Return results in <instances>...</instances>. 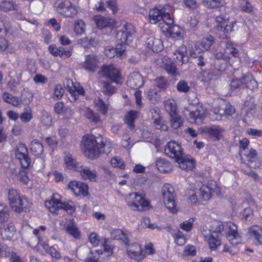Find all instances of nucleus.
<instances>
[{
    "instance_id": "338daca9",
    "label": "nucleus",
    "mask_w": 262,
    "mask_h": 262,
    "mask_svg": "<svg viewBox=\"0 0 262 262\" xmlns=\"http://www.w3.org/2000/svg\"><path fill=\"white\" fill-rule=\"evenodd\" d=\"M125 45L126 44L118 41L116 48H114L115 50V53L116 56L120 57L122 55L123 53L125 51Z\"/></svg>"
},
{
    "instance_id": "cd10ccee",
    "label": "nucleus",
    "mask_w": 262,
    "mask_h": 262,
    "mask_svg": "<svg viewBox=\"0 0 262 262\" xmlns=\"http://www.w3.org/2000/svg\"><path fill=\"white\" fill-rule=\"evenodd\" d=\"M66 231L71 236L75 238H79L80 233L77 227L76 226L74 220H70L65 226Z\"/></svg>"
},
{
    "instance_id": "052dcab7",
    "label": "nucleus",
    "mask_w": 262,
    "mask_h": 262,
    "mask_svg": "<svg viewBox=\"0 0 262 262\" xmlns=\"http://www.w3.org/2000/svg\"><path fill=\"white\" fill-rule=\"evenodd\" d=\"M194 221L193 218H190L189 220L183 222L180 224V228L185 231H190L192 228Z\"/></svg>"
},
{
    "instance_id": "bb28decb",
    "label": "nucleus",
    "mask_w": 262,
    "mask_h": 262,
    "mask_svg": "<svg viewBox=\"0 0 262 262\" xmlns=\"http://www.w3.org/2000/svg\"><path fill=\"white\" fill-rule=\"evenodd\" d=\"M79 172L83 179L89 180L92 182L96 181L97 172L95 170H91L87 167H81Z\"/></svg>"
},
{
    "instance_id": "ddd939ff",
    "label": "nucleus",
    "mask_w": 262,
    "mask_h": 262,
    "mask_svg": "<svg viewBox=\"0 0 262 262\" xmlns=\"http://www.w3.org/2000/svg\"><path fill=\"white\" fill-rule=\"evenodd\" d=\"M127 254L130 259L140 262L145 257L141 246L137 243L133 244L127 249Z\"/></svg>"
},
{
    "instance_id": "8fccbe9b",
    "label": "nucleus",
    "mask_w": 262,
    "mask_h": 262,
    "mask_svg": "<svg viewBox=\"0 0 262 262\" xmlns=\"http://www.w3.org/2000/svg\"><path fill=\"white\" fill-rule=\"evenodd\" d=\"M147 98L152 103H156L160 101L161 95L156 89H150L147 93Z\"/></svg>"
},
{
    "instance_id": "69168bd1",
    "label": "nucleus",
    "mask_w": 262,
    "mask_h": 262,
    "mask_svg": "<svg viewBox=\"0 0 262 262\" xmlns=\"http://www.w3.org/2000/svg\"><path fill=\"white\" fill-rule=\"evenodd\" d=\"M241 215L243 220L248 221L252 219L253 213L250 208H246L241 213Z\"/></svg>"
},
{
    "instance_id": "680f3d73",
    "label": "nucleus",
    "mask_w": 262,
    "mask_h": 262,
    "mask_svg": "<svg viewBox=\"0 0 262 262\" xmlns=\"http://www.w3.org/2000/svg\"><path fill=\"white\" fill-rule=\"evenodd\" d=\"M175 243L179 246H182L186 243V239L183 233L180 231H178L173 236Z\"/></svg>"
},
{
    "instance_id": "1a4fd4ad",
    "label": "nucleus",
    "mask_w": 262,
    "mask_h": 262,
    "mask_svg": "<svg viewBox=\"0 0 262 262\" xmlns=\"http://www.w3.org/2000/svg\"><path fill=\"white\" fill-rule=\"evenodd\" d=\"M55 7L56 11L66 17H72L75 15L77 11L75 7L68 1H57Z\"/></svg>"
},
{
    "instance_id": "5fc2aeb1",
    "label": "nucleus",
    "mask_w": 262,
    "mask_h": 262,
    "mask_svg": "<svg viewBox=\"0 0 262 262\" xmlns=\"http://www.w3.org/2000/svg\"><path fill=\"white\" fill-rule=\"evenodd\" d=\"M155 85L161 90H166L169 85L167 80L163 77H158L154 79Z\"/></svg>"
},
{
    "instance_id": "58836bf2",
    "label": "nucleus",
    "mask_w": 262,
    "mask_h": 262,
    "mask_svg": "<svg viewBox=\"0 0 262 262\" xmlns=\"http://www.w3.org/2000/svg\"><path fill=\"white\" fill-rule=\"evenodd\" d=\"M30 149L33 154L35 156L40 155L43 151L42 144L37 140H34L31 142Z\"/></svg>"
},
{
    "instance_id": "49530a36",
    "label": "nucleus",
    "mask_w": 262,
    "mask_h": 262,
    "mask_svg": "<svg viewBox=\"0 0 262 262\" xmlns=\"http://www.w3.org/2000/svg\"><path fill=\"white\" fill-rule=\"evenodd\" d=\"M164 106L165 110L169 114V116L172 114L177 113V105L173 99H168L164 102Z\"/></svg>"
},
{
    "instance_id": "864d4df0",
    "label": "nucleus",
    "mask_w": 262,
    "mask_h": 262,
    "mask_svg": "<svg viewBox=\"0 0 262 262\" xmlns=\"http://www.w3.org/2000/svg\"><path fill=\"white\" fill-rule=\"evenodd\" d=\"M36 247L37 248V250L40 251L41 253H43V252L47 253L50 247H49L46 243L42 236H38L37 237V244Z\"/></svg>"
},
{
    "instance_id": "a18cd8bd",
    "label": "nucleus",
    "mask_w": 262,
    "mask_h": 262,
    "mask_svg": "<svg viewBox=\"0 0 262 262\" xmlns=\"http://www.w3.org/2000/svg\"><path fill=\"white\" fill-rule=\"evenodd\" d=\"M86 25L82 19H78L75 21L74 31L76 35L80 36L85 32Z\"/></svg>"
},
{
    "instance_id": "b1692460",
    "label": "nucleus",
    "mask_w": 262,
    "mask_h": 262,
    "mask_svg": "<svg viewBox=\"0 0 262 262\" xmlns=\"http://www.w3.org/2000/svg\"><path fill=\"white\" fill-rule=\"evenodd\" d=\"M173 59L176 61H180L182 64L186 63L188 61L187 49L185 46H180L178 49L173 52Z\"/></svg>"
},
{
    "instance_id": "4d7b16f0",
    "label": "nucleus",
    "mask_w": 262,
    "mask_h": 262,
    "mask_svg": "<svg viewBox=\"0 0 262 262\" xmlns=\"http://www.w3.org/2000/svg\"><path fill=\"white\" fill-rule=\"evenodd\" d=\"M204 5L210 8H219L223 5L221 0H203Z\"/></svg>"
},
{
    "instance_id": "f3484780",
    "label": "nucleus",
    "mask_w": 262,
    "mask_h": 262,
    "mask_svg": "<svg viewBox=\"0 0 262 262\" xmlns=\"http://www.w3.org/2000/svg\"><path fill=\"white\" fill-rule=\"evenodd\" d=\"M68 187L76 196H86L88 194V186L83 182L71 181L68 184Z\"/></svg>"
},
{
    "instance_id": "4be33fe9",
    "label": "nucleus",
    "mask_w": 262,
    "mask_h": 262,
    "mask_svg": "<svg viewBox=\"0 0 262 262\" xmlns=\"http://www.w3.org/2000/svg\"><path fill=\"white\" fill-rule=\"evenodd\" d=\"M15 232L16 229L12 223L4 225L1 231L2 238L4 241H11Z\"/></svg>"
},
{
    "instance_id": "0e129e2a",
    "label": "nucleus",
    "mask_w": 262,
    "mask_h": 262,
    "mask_svg": "<svg viewBox=\"0 0 262 262\" xmlns=\"http://www.w3.org/2000/svg\"><path fill=\"white\" fill-rule=\"evenodd\" d=\"M190 56L191 57L196 59L197 64L199 67H203L205 66L204 57L201 53H199V54L198 55H196V54L195 53L191 52L190 53Z\"/></svg>"
},
{
    "instance_id": "774afa93",
    "label": "nucleus",
    "mask_w": 262,
    "mask_h": 262,
    "mask_svg": "<svg viewBox=\"0 0 262 262\" xmlns=\"http://www.w3.org/2000/svg\"><path fill=\"white\" fill-rule=\"evenodd\" d=\"M41 121L42 124L46 126H49L51 125L52 123V117L46 111L42 112V116L41 117Z\"/></svg>"
},
{
    "instance_id": "473e14b6",
    "label": "nucleus",
    "mask_w": 262,
    "mask_h": 262,
    "mask_svg": "<svg viewBox=\"0 0 262 262\" xmlns=\"http://www.w3.org/2000/svg\"><path fill=\"white\" fill-rule=\"evenodd\" d=\"M111 236L114 239L122 241L125 245L128 244L129 241L127 234L121 229L114 230L111 232Z\"/></svg>"
},
{
    "instance_id": "a19ab883",
    "label": "nucleus",
    "mask_w": 262,
    "mask_h": 262,
    "mask_svg": "<svg viewBox=\"0 0 262 262\" xmlns=\"http://www.w3.org/2000/svg\"><path fill=\"white\" fill-rule=\"evenodd\" d=\"M10 217V210L8 207L0 204V223L7 222Z\"/></svg>"
},
{
    "instance_id": "e433bc0d",
    "label": "nucleus",
    "mask_w": 262,
    "mask_h": 262,
    "mask_svg": "<svg viewBox=\"0 0 262 262\" xmlns=\"http://www.w3.org/2000/svg\"><path fill=\"white\" fill-rule=\"evenodd\" d=\"M138 117V112L136 111H130L125 115V122L128 127L133 129L135 127L134 121Z\"/></svg>"
},
{
    "instance_id": "3c124183",
    "label": "nucleus",
    "mask_w": 262,
    "mask_h": 262,
    "mask_svg": "<svg viewBox=\"0 0 262 262\" xmlns=\"http://www.w3.org/2000/svg\"><path fill=\"white\" fill-rule=\"evenodd\" d=\"M3 99L5 102L10 103L13 106L19 105V100L17 97L13 96L8 92H5L3 95Z\"/></svg>"
},
{
    "instance_id": "dca6fc26",
    "label": "nucleus",
    "mask_w": 262,
    "mask_h": 262,
    "mask_svg": "<svg viewBox=\"0 0 262 262\" xmlns=\"http://www.w3.org/2000/svg\"><path fill=\"white\" fill-rule=\"evenodd\" d=\"M101 72L105 77L116 83H119L121 78L120 72L113 65L103 66L101 68Z\"/></svg>"
},
{
    "instance_id": "6ab92c4d",
    "label": "nucleus",
    "mask_w": 262,
    "mask_h": 262,
    "mask_svg": "<svg viewBox=\"0 0 262 262\" xmlns=\"http://www.w3.org/2000/svg\"><path fill=\"white\" fill-rule=\"evenodd\" d=\"M127 84L130 88L135 90L141 88L143 84L142 75L138 72H133L128 78Z\"/></svg>"
},
{
    "instance_id": "2f4dec72",
    "label": "nucleus",
    "mask_w": 262,
    "mask_h": 262,
    "mask_svg": "<svg viewBox=\"0 0 262 262\" xmlns=\"http://www.w3.org/2000/svg\"><path fill=\"white\" fill-rule=\"evenodd\" d=\"M229 95H236L242 89L244 88V82L242 79H233L230 85Z\"/></svg>"
},
{
    "instance_id": "4c0bfd02",
    "label": "nucleus",
    "mask_w": 262,
    "mask_h": 262,
    "mask_svg": "<svg viewBox=\"0 0 262 262\" xmlns=\"http://www.w3.org/2000/svg\"><path fill=\"white\" fill-rule=\"evenodd\" d=\"M243 82H244V87L246 86L249 89L252 90L257 88V82L250 74L243 76Z\"/></svg>"
},
{
    "instance_id": "c9c22d12",
    "label": "nucleus",
    "mask_w": 262,
    "mask_h": 262,
    "mask_svg": "<svg viewBox=\"0 0 262 262\" xmlns=\"http://www.w3.org/2000/svg\"><path fill=\"white\" fill-rule=\"evenodd\" d=\"M85 117L92 122L98 123L100 122V116L98 113H94L89 107H85L84 110Z\"/></svg>"
},
{
    "instance_id": "09e8293b",
    "label": "nucleus",
    "mask_w": 262,
    "mask_h": 262,
    "mask_svg": "<svg viewBox=\"0 0 262 262\" xmlns=\"http://www.w3.org/2000/svg\"><path fill=\"white\" fill-rule=\"evenodd\" d=\"M16 8V4L12 1H3L0 4V9L5 12L14 10Z\"/></svg>"
},
{
    "instance_id": "f257e3e1",
    "label": "nucleus",
    "mask_w": 262,
    "mask_h": 262,
    "mask_svg": "<svg viewBox=\"0 0 262 262\" xmlns=\"http://www.w3.org/2000/svg\"><path fill=\"white\" fill-rule=\"evenodd\" d=\"M100 145L94 135H85L83 137L82 141L84 146V154L90 159H95L99 157L101 153L109 154L113 149L112 143L110 139L100 136Z\"/></svg>"
},
{
    "instance_id": "37998d69",
    "label": "nucleus",
    "mask_w": 262,
    "mask_h": 262,
    "mask_svg": "<svg viewBox=\"0 0 262 262\" xmlns=\"http://www.w3.org/2000/svg\"><path fill=\"white\" fill-rule=\"evenodd\" d=\"M170 118L171 126L173 129H178L183 125V120L178 113L172 114Z\"/></svg>"
},
{
    "instance_id": "412c9836",
    "label": "nucleus",
    "mask_w": 262,
    "mask_h": 262,
    "mask_svg": "<svg viewBox=\"0 0 262 262\" xmlns=\"http://www.w3.org/2000/svg\"><path fill=\"white\" fill-rule=\"evenodd\" d=\"M98 64L99 61L96 56L90 54L85 56L83 67L88 71L94 72L98 68Z\"/></svg>"
},
{
    "instance_id": "7ed1b4c3",
    "label": "nucleus",
    "mask_w": 262,
    "mask_h": 262,
    "mask_svg": "<svg viewBox=\"0 0 262 262\" xmlns=\"http://www.w3.org/2000/svg\"><path fill=\"white\" fill-rule=\"evenodd\" d=\"M224 229V225L222 222L213 221L211 223L210 228L204 227L202 230V235L204 239L208 242L209 248L211 251L216 250L221 245V241L218 234Z\"/></svg>"
},
{
    "instance_id": "9b49d317",
    "label": "nucleus",
    "mask_w": 262,
    "mask_h": 262,
    "mask_svg": "<svg viewBox=\"0 0 262 262\" xmlns=\"http://www.w3.org/2000/svg\"><path fill=\"white\" fill-rule=\"evenodd\" d=\"M66 88L69 93L68 98L71 102H74L79 95L84 96L85 91L83 87L78 82H74L72 80H67Z\"/></svg>"
},
{
    "instance_id": "9d476101",
    "label": "nucleus",
    "mask_w": 262,
    "mask_h": 262,
    "mask_svg": "<svg viewBox=\"0 0 262 262\" xmlns=\"http://www.w3.org/2000/svg\"><path fill=\"white\" fill-rule=\"evenodd\" d=\"M184 114L189 121L191 123H194L197 124H201L206 117L207 111L204 108L199 107L194 111L186 109Z\"/></svg>"
},
{
    "instance_id": "c756f323",
    "label": "nucleus",
    "mask_w": 262,
    "mask_h": 262,
    "mask_svg": "<svg viewBox=\"0 0 262 262\" xmlns=\"http://www.w3.org/2000/svg\"><path fill=\"white\" fill-rule=\"evenodd\" d=\"M96 110L101 114L105 115L109 111L110 104L108 101L105 102L101 98H98L94 101Z\"/></svg>"
},
{
    "instance_id": "a211bd4d",
    "label": "nucleus",
    "mask_w": 262,
    "mask_h": 262,
    "mask_svg": "<svg viewBox=\"0 0 262 262\" xmlns=\"http://www.w3.org/2000/svg\"><path fill=\"white\" fill-rule=\"evenodd\" d=\"M180 157L175 160L179 167L187 171L192 170L194 167V160L190 156H184L183 154Z\"/></svg>"
},
{
    "instance_id": "6e6d98bb",
    "label": "nucleus",
    "mask_w": 262,
    "mask_h": 262,
    "mask_svg": "<svg viewBox=\"0 0 262 262\" xmlns=\"http://www.w3.org/2000/svg\"><path fill=\"white\" fill-rule=\"evenodd\" d=\"M102 84H103L102 91L104 94L111 96L115 93L116 89L109 82L104 81Z\"/></svg>"
},
{
    "instance_id": "0eeeda50",
    "label": "nucleus",
    "mask_w": 262,
    "mask_h": 262,
    "mask_svg": "<svg viewBox=\"0 0 262 262\" xmlns=\"http://www.w3.org/2000/svg\"><path fill=\"white\" fill-rule=\"evenodd\" d=\"M117 27H119L116 36L117 40L126 44L132 42L135 33L134 26L131 24L122 21Z\"/></svg>"
},
{
    "instance_id": "ea45409f",
    "label": "nucleus",
    "mask_w": 262,
    "mask_h": 262,
    "mask_svg": "<svg viewBox=\"0 0 262 262\" xmlns=\"http://www.w3.org/2000/svg\"><path fill=\"white\" fill-rule=\"evenodd\" d=\"M225 55L228 57V61L230 58V55L234 57H237L239 55V52L235 49L230 42H227L224 49Z\"/></svg>"
},
{
    "instance_id": "423d86ee",
    "label": "nucleus",
    "mask_w": 262,
    "mask_h": 262,
    "mask_svg": "<svg viewBox=\"0 0 262 262\" xmlns=\"http://www.w3.org/2000/svg\"><path fill=\"white\" fill-rule=\"evenodd\" d=\"M163 201L166 207L172 213L178 211L176 201V194L173 187L169 184H164L162 188Z\"/></svg>"
},
{
    "instance_id": "20e7f679",
    "label": "nucleus",
    "mask_w": 262,
    "mask_h": 262,
    "mask_svg": "<svg viewBox=\"0 0 262 262\" xmlns=\"http://www.w3.org/2000/svg\"><path fill=\"white\" fill-rule=\"evenodd\" d=\"M15 156L16 159L19 161L21 168L18 171V178L20 181L26 185L30 180L26 169L29 167L31 162L27 146L25 144H19L15 150Z\"/></svg>"
},
{
    "instance_id": "4468645a",
    "label": "nucleus",
    "mask_w": 262,
    "mask_h": 262,
    "mask_svg": "<svg viewBox=\"0 0 262 262\" xmlns=\"http://www.w3.org/2000/svg\"><path fill=\"white\" fill-rule=\"evenodd\" d=\"M216 183L213 181H208L207 185H203L198 190L200 197L204 201L209 200L212 196V193L216 188Z\"/></svg>"
},
{
    "instance_id": "f03ea898",
    "label": "nucleus",
    "mask_w": 262,
    "mask_h": 262,
    "mask_svg": "<svg viewBox=\"0 0 262 262\" xmlns=\"http://www.w3.org/2000/svg\"><path fill=\"white\" fill-rule=\"evenodd\" d=\"M149 22L152 24H156L161 21L159 24V27L164 32L168 33L173 37L179 36L180 33L176 32L174 33L175 28L177 26L173 25L174 21L168 12H166L164 8L161 9L155 7L149 11Z\"/></svg>"
},
{
    "instance_id": "603ef678",
    "label": "nucleus",
    "mask_w": 262,
    "mask_h": 262,
    "mask_svg": "<svg viewBox=\"0 0 262 262\" xmlns=\"http://www.w3.org/2000/svg\"><path fill=\"white\" fill-rule=\"evenodd\" d=\"M36 247L37 248V250L40 251L41 253H43V252L47 253L50 247H49L46 243L42 236H38L37 237V244Z\"/></svg>"
},
{
    "instance_id": "7c9ffc66",
    "label": "nucleus",
    "mask_w": 262,
    "mask_h": 262,
    "mask_svg": "<svg viewBox=\"0 0 262 262\" xmlns=\"http://www.w3.org/2000/svg\"><path fill=\"white\" fill-rule=\"evenodd\" d=\"M164 63V69L167 73L171 76L179 75L175 64L171 61V59L165 57L163 60Z\"/></svg>"
},
{
    "instance_id": "13d9d810",
    "label": "nucleus",
    "mask_w": 262,
    "mask_h": 262,
    "mask_svg": "<svg viewBox=\"0 0 262 262\" xmlns=\"http://www.w3.org/2000/svg\"><path fill=\"white\" fill-rule=\"evenodd\" d=\"M64 210L69 214H72L75 211V205L73 202L68 201L62 203L61 205V210Z\"/></svg>"
},
{
    "instance_id": "393cba45",
    "label": "nucleus",
    "mask_w": 262,
    "mask_h": 262,
    "mask_svg": "<svg viewBox=\"0 0 262 262\" xmlns=\"http://www.w3.org/2000/svg\"><path fill=\"white\" fill-rule=\"evenodd\" d=\"M45 205L51 212L58 214L59 211L61 210L62 202L55 198L54 195L50 200L45 202Z\"/></svg>"
},
{
    "instance_id": "6e6552de",
    "label": "nucleus",
    "mask_w": 262,
    "mask_h": 262,
    "mask_svg": "<svg viewBox=\"0 0 262 262\" xmlns=\"http://www.w3.org/2000/svg\"><path fill=\"white\" fill-rule=\"evenodd\" d=\"M125 202L127 205L134 211H140L149 205V202L145 199L144 195L137 192L129 193L125 198Z\"/></svg>"
},
{
    "instance_id": "39448f33",
    "label": "nucleus",
    "mask_w": 262,
    "mask_h": 262,
    "mask_svg": "<svg viewBox=\"0 0 262 262\" xmlns=\"http://www.w3.org/2000/svg\"><path fill=\"white\" fill-rule=\"evenodd\" d=\"M8 200L12 210L17 213L26 211L32 207V203L14 189L8 191Z\"/></svg>"
},
{
    "instance_id": "a878e982",
    "label": "nucleus",
    "mask_w": 262,
    "mask_h": 262,
    "mask_svg": "<svg viewBox=\"0 0 262 262\" xmlns=\"http://www.w3.org/2000/svg\"><path fill=\"white\" fill-rule=\"evenodd\" d=\"M146 45L148 49H151L154 52H159L163 49L161 40L152 36L147 39Z\"/></svg>"
},
{
    "instance_id": "79ce46f5",
    "label": "nucleus",
    "mask_w": 262,
    "mask_h": 262,
    "mask_svg": "<svg viewBox=\"0 0 262 262\" xmlns=\"http://www.w3.org/2000/svg\"><path fill=\"white\" fill-rule=\"evenodd\" d=\"M214 42V38L212 36L209 35L204 37L198 43L196 44L195 47H201L205 50H208Z\"/></svg>"
},
{
    "instance_id": "2eb2a0df",
    "label": "nucleus",
    "mask_w": 262,
    "mask_h": 262,
    "mask_svg": "<svg viewBox=\"0 0 262 262\" xmlns=\"http://www.w3.org/2000/svg\"><path fill=\"white\" fill-rule=\"evenodd\" d=\"M227 227L228 230L227 231L226 236L230 243L233 245L240 243L241 236L238 232L237 226L232 223H229Z\"/></svg>"
},
{
    "instance_id": "c85d7f7f",
    "label": "nucleus",
    "mask_w": 262,
    "mask_h": 262,
    "mask_svg": "<svg viewBox=\"0 0 262 262\" xmlns=\"http://www.w3.org/2000/svg\"><path fill=\"white\" fill-rule=\"evenodd\" d=\"M205 131L210 136L213 137L216 140H219L221 138L224 130L220 126L212 125L211 126L206 127L205 129Z\"/></svg>"
},
{
    "instance_id": "aec40b11",
    "label": "nucleus",
    "mask_w": 262,
    "mask_h": 262,
    "mask_svg": "<svg viewBox=\"0 0 262 262\" xmlns=\"http://www.w3.org/2000/svg\"><path fill=\"white\" fill-rule=\"evenodd\" d=\"M94 19L97 27L99 29L118 27V23L116 22L114 19L112 18L104 17L101 15H97L95 16Z\"/></svg>"
},
{
    "instance_id": "bf43d9fd",
    "label": "nucleus",
    "mask_w": 262,
    "mask_h": 262,
    "mask_svg": "<svg viewBox=\"0 0 262 262\" xmlns=\"http://www.w3.org/2000/svg\"><path fill=\"white\" fill-rule=\"evenodd\" d=\"M154 125L158 129L166 131L168 129L167 125L165 122L160 117L155 119L154 121Z\"/></svg>"
},
{
    "instance_id": "72a5a7b5",
    "label": "nucleus",
    "mask_w": 262,
    "mask_h": 262,
    "mask_svg": "<svg viewBox=\"0 0 262 262\" xmlns=\"http://www.w3.org/2000/svg\"><path fill=\"white\" fill-rule=\"evenodd\" d=\"M255 108V104L254 98L251 96L246 97L242 107L243 111L248 115L254 111Z\"/></svg>"
},
{
    "instance_id": "5701e85b",
    "label": "nucleus",
    "mask_w": 262,
    "mask_h": 262,
    "mask_svg": "<svg viewBox=\"0 0 262 262\" xmlns=\"http://www.w3.org/2000/svg\"><path fill=\"white\" fill-rule=\"evenodd\" d=\"M156 166L157 169L162 173H168L172 169L171 164L166 159L158 158L156 160Z\"/></svg>"
},
{
    "instance_id": "f704fd0d",
    "label": "nucleus",
    "mask_w": 262,
    "mask_h": 262,
    "mask_svg": "<svg viewBox=\"0 0 262 262\" xmlns=\"http://www.w3.org/2000/svg\"><path fill=\"white\" fill-rule=\"evenodd\" d=\"M249 233L255 237L259 244H262V227L253 226L250 228Z\"/></svg>"
},
{
    "instance_id": "e2e57ef3",
    "label": "nucleus",
    "mask_w": 262,
    "mask_h": 262,
    "mask_svg": "<svg viewBox=\"0 0 262 262\" xmlns=\"http://www.w3.org/2000/svg\"><path fill=\"white\" fill-rule=\"evenodd\" d=\"M111 164L114 167H118L121 169H124L125 165L123 161L119 157H114L111 160Z\"/></svg>"
},
{
    "instance_id": "de8ad7c7",
    "label": "nucleus",
    "mask_w": 262,
    "mask_h": 262,
    "mask_svg": "<svg viewBox=\"0 0 262 262\" xmlns=\"http://www.w3.org/2000/svg\"><path fill=\"white\" fill-rule=\"evenodd\" d=\"M239 6L241 10L247 13H251L254 11V7L248 0H239Z\"/></svg>"
},
{
    "instance_id": "c03bdc74",
    "label": "nucleus",
    "mask_w": 262,
    "mask_h": 262,
    "mask_svg": "<svg viewBox=\"0 0 262 262\" xmlns=\"http://www.w3.org/2000/svg\"><path fill=\"white\" fill-rule=\"evenodd\" d=\"M225 102L221 100H218L215 102V104L212 107V112L215 115H218L220 117L225 115V111L223 107L225 106Z\"/></svg>"
},
{
    "instance_id": "f8f14e48",
    "label": "nucleus",
    "mask_w": 262,
    "mask_h": 262,
    "mask_svg": "<svg viewBox=\"0 0 262 262\" xmlns=\"http://www.w3.org/2000/svg\"><path fill=\"white\" fill-rule=\"evenodd\" d=\"M164 152L167 156L174 160L181 157L183 154L180 144L175 141L169 142L165 146Z\"/></svg>"
}]
</instances>
